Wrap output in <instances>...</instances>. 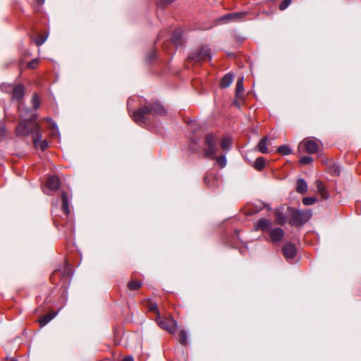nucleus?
Listing matches in <instances>:
<instances>
[{
    "label": "nucleus",
    "mask_w": 361,
    "mask_h": 361,
    "mask_svg": "<svg viewBox=\"0 0 361 361\" xmlns=\"http://www.w3.org/2000/svg\"><path fill=\"white\" fill-rule=\"evenodd\" d=\"M178 340H179V342L185 345L187 344V341H188V336H187V333L185 330H181L178 334Z\"/></svg>",
    "instance_id": "nucleus-28"
},
{
    "label": "nucleus",
    "mask_w": 361,
    "mask_h": 361,
    "mask_svg": "<svg viewBox=\"0 0 361 361\" xmlns=\"http://www.w3.org/2000/svg\"><path fill=\"white\" fill-rule=\"evenodd\" d=\"M36 115H32L28 120H24L19 123L16 127V132L18 136H27L32 134V138L35 136V127L40 129L39 126L35 122Z\"/></svg>",
    "instance_id": "nucleus-2"
},
{
    "label": "nucleus",
    "mask_w": 361,
    "mask_h": 361,
    "mask_svg": "<svg viewBox=\"0 0 361 361\" xmlns=\"http://www.w3.org/2000/svg\"><path fill=\"white\" fill-rule=\"evenodd\" d=\"M217 149V140L215 136L212 134L207 135L203 149L204 156L209 159H214L216 158Z\"/></svg>",
    "instance_id": "nucleus-4"
},
{
    "label": "nucleus",
    "mask_w": 361,
    "mask_h": 361,
    "mask_svg": "<svg viewBox=\"0 0 361 361\" xmlns=\"http://www.w3.org/2000/svg\"><path fill=\"white\" fill-rule=\"evenodd\" d=\"M180 35H181V31L179 30H176L174 32V33L173 34L172 39L176 44H177L180 42Z\"/></svg>",
    "instance_id": "nucleus-34"
},
{
    "label": "nucleus",
    "mask_w": 361,
    "mask_h": 361,
    "mask_svg": "<svg viewBox=\"0 0 361 361\" xmlns=\"http://www.w3.org/2000/svg\"><path fill=\"white\" fill-rule=\"evenodd\" d=\"M148 310L150 312H155L157 315L159 314L158 307L156 303H153L152 302H148Z\"/></svg>",
    "instance_id": "nucleus-32"
},
{
    "label": "nucleus",
    "mask_w": 361,
    "mask_h": 361,
    "mask_svg": "<svg viewBox=\"0 0 361 361\" xmlns=\"http://www.w3.org/2000/svg\"><path fill=\"white\" fill-rule=\"evenodd\" d=\"M157 324L163 329L167 331L171 334H174L176 331L177 322L171 316H161L158 314L156 319Z\"/></svg>",
    "instance_id": "nucleus-6"
},
{
    "label": "nucleus",
    "mask_w": 361,
    "mask_h": 361,
    "mask_svg": "<svg viewBox=\"0 0 361 361\" xmlns=\"http://www.w3.org/2000/svg\"><path fill=\"white\" fill-rule=\"evenodd\" d=\"M47 39V37L39 36L35 39V43L37 46L42 45Z\"/></svg>",
    "instance_id": "nucleus-37"
},
{
    "label": "nucleus",
    "mask_w": 361,
    "mask_h": 361,
    "mask_svg": "<svg viewBox=\"0 0 361 361\" xmlns=\"http://www.w3.org/2000/svg\"><path fill=\"white\" fill-rule=\"evenodd\" d=\"M123 361H134V359L132 356H127L123 358Z\"/></svg>",
    "instance_id": "nucleus-39"
},
{
    "label": "nucleus",
    "mask_w": 361,
    "mask_h": 361,
    "mask_svg": "<svg viewBox=\"0 0 361 361\" xmlns=\"http://www.w3.org/2000/svg\"><path fill=\"white\" fill-rule=\"evenodd\" d=\"M243 13H228L219 19V21L221 23H227L231 21H238L240 20L242 17L244 16Z\"/></svg>",
    "instance_id": "nucleus-12"
},
{
    "label": "nucleus",
    "mask_w": 361,
    "mask_h": 361,
    "mask_svg": "<svg viewBox=\"0 0 361 361\" xmlns=\"http://www.w3.org/2000/svg\"><path fill=\"white\" fill-rule=\"evenodd\" d=\"M269 234L272 242H279L283 238L284 232L283 229L276 228L271 230Z\"/></svg>",
    "instance_id": "nucleus-15"
},
{
    "label": "nucleus",
    "mask_w": 361,
    "mask_h": 361,
    "mask_svg": "<svg viewBox=\"0 0 361 361\" xmlns=\"http://www.w3.org/2000/svg\"><path fill=\"white\" fill-rule=\"evenodd\" d=\"M216 162L221 168H224L226 165V159L225 155L221 156L216 159Z\"/></svg>",
    "instance_id": "nucleus-33"
},
{
    "label": "nucleus",
    "mask_w": 361,
    "mask_h": 361,
    "mask_svg": "<svg viewBox=\"0 0 361 361\" xmlns=\"http://www.w3.org/2000/svg\"><path fill=\"white\" fill-rule=\"evenodd\" d=\"M219 180V177L216 175H214L212 173H207L204 176V182L207 185L212 187L215 186V183Z\"/></svg>",
    "instance_id": "nucleus-18"
},
{
    "label": "nucleus",
    "mask_w": 361,
    "mask_h": 361,
    "mask_svg": "<svg viewBox=\"0 0 361 361\" xmlns=\"http://www.w3.org/2000/svg\"><path fill=\"white\" fill-rule=\"evenodd\" d=\"M266 164V159L264 157H258L254 162L253 166L257 171L262 170Z\"/></svg>",
    "instance_id": "nucleus-24"
},
{
    "label": "nucleus",
    "mask_w": 361,
    "mask_h": 361,
    "mask_svg": "<svg viewBox=\"0 0 361 361\" xmlns=\"http://www.w3.org/2000/svg\"><path fill=\"white\" fill-rule=\"evenodd\" d=\"M32 104L35 110H37L40 106V101L37 94H34L32 97Z\"/></svg>",
    "instance_id": "nucleus-30"
},
{
    "label": "nucleus",
    "mask_w": 361,
    "mask_h": 361,
    "mask_svg": "<svg viewBox=\"0 0 361 361\" xmlns=\"http://www.w3.org/2000/svg\"><path fill=\"white\" fill-rule=\"evenodd\" d=\"M35 136L32 138L34 145L36 148H39L42 151H44L48 147V142L45 140H42V135L41 133V129H38L35 127Z\"/></svg>",
    "instance_id": "nucleus-9"
},
{
    "label": "nucleus",
    "mask_w": 361,
    "mask_h": 361,
    "mask_svg": "<svg viewBox=\"0 0 361 361\" xmlns=\"http://www.w3.org/2000/svg\"><path fill=\"white\" fill-rule=\"evenodd\" d=\"M1 91L12 90L13 99L20 100L24 96V87L22 85H18L12 88L10 85L2 84L0 86Z\"/></svg>",
    "instance_id": "nucleus-8"
},
{
    "label": "nucleus",
    "mask_w": 361,
    "mask_h": 361,
    "mask_svg": "<svg viewBox=\"0 0 361 361\" xmlns=\"http://www.w3.org/2000/svg\"><path fill=\"white\" fill-rule=\"evenodd\" d=\"M275 221L278 224L283 225L287 222V218L282 212L277 211L276 212Z\"/></svg>",
    "instance_id": "nucleus-25"
},
{
    "label": "nucleus",
    "mask_w": 361,
    "mask_h": 361,
    "mask_svg": "<svg viewBox=\"0 0 361 361\" xmlns=\"http://www.w3.org/2000/svg\"><path fill=\"white\" fill-rule=\"evenodd\" d=\"M291 1L292 0H283L282 2L281 3L280 6H279V8L281 10L286 9L290 5V4L291 3Z\"/></svg>",
    "instance_id": "nucleus-36"
},
{
    "label": "nucleus",
    "mask_w": 361,
    "mask_h": 361,
    "mask_svg": "<svg viewBox=\"0 0 361 361\" xmlns=\"http://www.w3.org/2000/svg\"><path fill=\"white\" fill-rule=\"evenodd\" d=\"M188 59L195 62L204 61L211 59L209 49L207 47H202L194 51Z\"/></svg>",
    "instance_id": "nucleus-7"
},
{
    "label": "nucleus",
    "mask_w": 361,
    "mask_h": 361,
    "mask_svg": "<svg viewBox=\"0 0 361 361\" xmlns=\"http://www.w3.org/2000/svg\"><path fill=\"white\" fill-rule=\"evenodd\" d=\"M220 145L224 150H229L231 146V139L228 137H224L221 141Z\"/></svg>",
    "instance_id": "nucleus-26"
},
{
    "label": "nucleus",
    "mask_w": 361,
    "mask_h": 361,
    "mask_svg": "<svg viewBox=\"0 0 361 361\" xmlns=\"http://www.w3.org/2000/svg\"><path fill=\"white\" fill-rule=\"evenodd\" d=\"M46 185L49 190L56 191L60 186L59 178L56 176H51L47 178Z\"/></svg>",
    "instance_id": "nucleus-13"
},
{
    "label": "nucleus",
    "mask_w": 361,
    "mask_h": 361,
    "mask_svg": "<svg viewBox=\"0 0 361 361\" xmlns=\"http://www.w3.org/2000/svg\"><path fill=\"white\" fill-rule=\"evenodd\" d=\"M267 137H263L259 142L258 143L257 148V149L263 154L269 153V150L267 148Z\"/></svg>",
    "instance_id": "nucleus-19"
},
{
    "label": "nucleus",
    "mask_w": 361,
    "mask_h": 361,
    "mask_svg": "<svg viewBox=\"0 0 361 361\" xmlns=\"http://www.w3.org/2000/svg\"><path fill=\"white\" fill-rule=\"evenodd\" d=\"M142 286V283L137 281H131L128 283V288L130 290H138Z\"/></svg>",
    "instance_id": "nucleus-27"
},
{
    "label": "nucleus",
    "mask_w": 361,
    "mask_h": 361,
    "mask_svg": "<svg viewBox=\"0 0 361 361\" xmlns=\"http://www.w3.org/2000/svg\"><path fill=\"white\" fill-rule=\"evenodd\" d=\"M166 111L164 107L158 102L151 106L145 105L133 113V118L139 125H147L151 121L158 116H165Z\"/></svg>",
    "instance_id": "nucleus-1"
},
{
    "label": "nucleus",
    "mask_w": 361,
    "mask_h": 361,
    "mask_svg": "<svg viewBox=\"0 0 361 361\" xmlns=\"http://www.w3.org/2000/svg\"><path fill=\"white\" fill-rule=\"evenodd\" d=\"M321 142L319 140L313 138H305L300 142L298 150L300 152H307L308 154H315L319 150Z\"/></svg>",
    "instance_id": "nucleus-5"
},
{
    "label": "nucleus",
    "mask_w": 361,
    "mask_h": 361,
    "mask_svg": "<svg viewBox=\"0 0 361 361\" xmlns=\"http://www.w3.org/2000/svg\"><path fill=\"white\" fill-rule=\"evenodd\" d=\"M312 161V158L309 156L303 157L300 159V163L301 164H308L311 163Z\"/></svg>",
    "instance_id": "nucleus-35"
},
{
    "label": "nucleus",
    "mask_w": 361,
    "mask_h": 361,
    "mask_svg": "<svg viewBox=\"0 0 361 361\" xmlns=\"http://www.w3.org/2000/svg\"><path fill=\"white\" fill-rule=\"evenodd\" d=\"M316 198L312 197H304L302 202L305 205H312L316 202Z\"/></svg>",
    "instance_id": "nucleus-31"
},
{
    "label": "nucleus",
    "mask_w": 361,
    "mask_h": 361,
    "mask_svg": "<svg viewBox=\"0 0 361 361\" xmlns=\"http://www.w3.org/2000/svg\"><path fill=\"white\" fill-rule=\"evenodd\" d=\"M37 4H42L44 2V0H37Z\"/></svg>",
    "instance_id": "nucleus-41"
},
{
    "label": "nucleus",
    "mask_w": 361,
    "mask_h": 361,
    "mask_svg": "<svg viewBox=\"0 0 361 361\" xmlns=\"http://www.w3.org/2000/svg\"><path fill=\"white\" fill-rule=\"evenodd\" d=\"M46 121L49 123V129L51 136H57L59 135V129L56 123L49 118H47Z\"/></svg>",
    "instance_id": "nucleus-23"
},
{
    "label": "nucleus",
    "mask_w": 361,
    "mask_h": 361,
    "mask_svg": "<svg viewBox=\"0 0 361 361\" xmlns=\"http://www.w3.org/2000/svg\"><path fill=\"white\" fill-rule=\"evenodd\" d=\"M271 221L266 219H261L257 221L255 226L256 231H262L263 232H269L271 228Z\"/></svg>",
    "instance_id": "nucleus-10"
},
{
    "label": "nucleus",
    "mask_w": 361,
    "mask_h": 361,
    "mask_svg": "<svg viewBox=\"0 0 361 361\" xmlns=\"http://www.w3.org/2000/svg\"><path fill=\"white\" fill-rule=\"evenodd\" d=\"M244 87H243V78L241 77L238 79L235 88V96L238 98H242L243 96Z\"/></svg>",
    "instance_id": "nucleus-17"
},
{
    "label": "nucleus",
    "mask_w": 361,
    "mask_h": 361,
    "mask_svg": "<svg viewBox=\"0 0 361 361\" xmlns=\"http://www.w3.org/2000/svg\"><path fill=\"white\" fill-rule=\"evenodd\" d=\"M307 190V185L305 180L302 178H300L297 180L296 183V191L300 194H305Z\"/></svg>",
    "instance_id": "nucleus-16"
},
{
    "label": "nucleus",
    "mask_w": 361,
    "mask_h": 361,
    "mask_svg": "<svg viewBox=\"0 0 361 361\" xmlns=\"http://www.w3.org/2000/svg\"><path fill=\"white\" fill-rule=\"evenodd\" d=\"M57 314V312H50L47 314L44 315L42 318L39 319V323L41 326H45L47 324H48L51 319H53L56 315Z\"/></svg>",
    "instance_id": "nucleus-20"
},
{
    "label": "nucleus",
    "mask_w": 361,
    "mask_h": 361,
    "mask_svg": "<svg viewBox=\"0 0 361 361\" xmlns=\"http://www.w3.org/2000/svg\"><path fill=\"white\" fill-rule=\"evenodd\" d=\"M233 80V75L231 73H227L224 76L221 81V87L226 88L230 86Z\"/></svg>",
    "instance_id": "nucleus-22"
},
{
    "label": "nucleus",
    "mask_w": 361,
    "mask_h": 361,
    "mask_svg": "<svg viewBox=\"0 0 361 361\" xmlns=\"http://www.w3.org/2000/svg\"><path fill=\"white\" fill-rule=\"evenodd\" d=\"M282 252L284 257L288 259L293 258L295 255L296 248L293 244L288 243L283 245Z\"/></svg>",
    "instance_id": "nucleus-11"
},
{
    "label": "nucleus",
    "mask_w": 361,
    "mask_h": 361,
    "mask_svg": "<svg viewBox=\"0 0 361 361\" xmlns=\"http://www.w3.org/2000/svg\"><path fill=\"white\" fill-rule=\"evenodd\" d=\"M277 152L283 155H288L291 153V149L287 145H281L277 149Z\"/></svg>",
    "instance_id": "nucleus-29"
},
{
    "label": "nucleus",
    "mask_w": 361,
    "mask_h": 361,
    "mask_svg": "<svg viewBox=\"0 0 361 361\" xmlns=\"http://www.w3.org/2000/svg\"><path fill=\"white\" fill-rule=\"evenodd\" d=\"M288 213L290 216L289 223L291 225L300 226L307 222L312 216L310 210H296L293 208H288Z\"/></svg>",
    "instance_id": "nucleus-3"
},
{
    "label": "nucleus",
    "mask_w": 361,
    "mask_h": 361,
    "mask_svg": "<svg viewBox=\"0 0 361 361\" xmlns=\"http://www.w3.org/2000/svg\"><path fill=\"white\" fill-rule=\"evenodd\" d=\"M6 130L4 128H0V137L5 135Z\"/></svg>",
    "instance_id": "nucleus-40"
},
{
    "label": "nucleus",
    "mask_w": 361,
    "mask_h": 361,
    "mask_svg": "<svg viewBox=\"0 0 361 361\" xmlns=\"http://www.w3.org/2000/svg\"><path fill=\"white\" fill-rule=\"evenodd\" d=\"M316 186L317 188L318 192L320 194L321 197L323 199H327L329 195L322 182L319 180H316Z\"/></svg>",
    "instance_id": "nucleus-21"
},
{
    "label": "nucleus",
    "mask_w": 361,
    "mask_h": 361,
    "mask_svg": "<svg viewBox=\"0 0 361 361\" xmlns=\"http://www.w3.org/2000/svg\"><path fill=\"white\" fill-rule=\"evenodd\" d=\"M39 61L38 59H34L28 63L27 67L29 68H35L38 65Z\"/></svg>",
    "instance_id": "nucleus-38"
},
{
    "label": "nucleus",
    "mask_w": 361,
    "mask_h": 361,
    "mask_svg": "<svg viewBox=\"0 0 361 361\" xmlns=\"http://www.w3.org/2000/svg\"><path fill=\"white\" fill-rule=\"evenodd\" d=\"M8 361H16V360H15V359H13V358H12V359H10V360H8Z\"/></svg>",
    "instance_id": "nucleus-43"
},
{
    "label": "nucleus",
    "mask_w": 361,
    "mask_h": 361,
    "mask_svg": "<svg viewBox=\"0 0 361 361\" xmlns=\"http://www.w3.org/2000/svg\"><path fill=\"white\" fill-rule=\"evenodd\" d=\"M62 206L61 209L66 215H68L70 213V199L71 196L67 192H63L61 194Z\"/></svg>",
    "instance_id": "nucleus-14"
},
{
    "label": "nucleus",
    "mask_w": 361,
    "mask_h": 361,
    "mask_svg": "<svg viewBox=\"0 0 361 361\" xmlns=\"http://www.w3.org/2000/svg\"><path fill=\"white\" fill-rule=\"evenodd\" d=\"M18 111H19L20 112V111H21V106H20V105L18 106Z\"/></svg>",
    "instance_id": "nucleus-42"
}]
</instances>
